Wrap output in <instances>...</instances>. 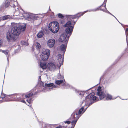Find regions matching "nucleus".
Here are the masks:
<instances>
[{"label":"nucleus","instance_id":"obj_1","mask_svg":"<svg viewBox=\"0 0 128 128\" xmlns=\"http://www.w3.org/2000/svg\"><path fill=\"white\" fill-rule=\"evenodd\" d=\"M95 94V93L94 92H92L86 96L85 100H83L82 103L84 106H88V107H89L94 102L97 100V98L96 96H94Z\"/></svg>","mask_w":128,"mask_h":128},{"label":"nucleus","instance_id":"obj_2","mask_svg":"<svg viewBox=\"0 0 128 128\" xmlns=\"http://www.w3.org/2000/svg\"><path fill=\"white\" fill-rule=\"evenodd\" d=\"M26 27L24 24L20 25L16 24L14 25L11 31L15 36H18L21 32L24 31Z\"/></svg>","mask_w":128,"mask_h":128},{"label":"nucleus","instance_id":"obj_3","mask_svg":"<svg viewBox=\"0 0 128 128\" xmlns=\"http://www.w3.org/2000/svg\"><path fill=\"white\" fill-rule=\"evenodd\" d=\"M88 107L84 110V108L82 107L79 110L78 112H76L75 114H72V117L70 119L71 120V118H72L73 117L74 118V120L72 122V125H74V126H75L78 120L85 111Z\"/></svg>","mask_w":128,"mask_h":128},{"label":"nucleus","instance_id":"obj_4","mask_svg":"<svg viewBox=\"0 0 128 128\" xmlns=\"http://www.w3.org/2000/svg\"><path fill=\"white\" fill-rule=\"evenodd\" d=\"M101 88V87L100 86L98 87L96 94L97 95L99 96L100 99L102 100L106 96L107 100H111L112 99V96L108 94L107 91L103 92Z\"/></svg>","mask_w":128,"mask_h":128},{"label":"nucleus","instance_id":"obj_5","mask_svg":"<svg viewBox=\"0 0 128 128\" xmlns=\"http://www.w3.org/2000/svg\"><path fill=\"white\" fill-rule=\"evenodd\" d=\"M40 86L41 88H42V91L46 92L50 91V89L53 90L54 88H58V86L54 85L53 83L45 84L44 86L42 82H40Z\"/></svg>","mask_w":128,"mask_h":128},{"label":"nucleus","instance_id":"obj_6","mask_svg":"<svg viewBox=\"0 0 128 128\" xmlns=\"http://www.w3.org/2000/svg\"><path fill=\"white\" fill-rule=\"evenodd\" d=\"M59 25L57 22H53L50 23L48 25V29L52 33H56L58 30Z\"/></svg>","mask_w":128,"mask_h":128},{"label":"nucleus","instance_id":"obj_7","mask_svg":"<svg viewBox=\"0 0 128 128\" xmlns=\"http://www.w3.org/2000/svg\"><path fill=\"white\" fill-rule=\"evenodd\" d=\"M72 34H70V32H65L63 33L60 36L59 40L60 42H63L67 43L69 38Z\"/></svg>","mask_w":128,"mask_h":128},{"label":"nucleus","instance_id":"obj_8","mask_svg":"<svg viewBox=\"0 0 128 128\" xmlns=\"http://www.w3.org/2000/svg\"><path fill=\"white\" fill-rule=\"evenodd\" d=\"M36 91V88H35L31 91V92L28 93V94L25 95V97L26 98V101L28 102L30 104L34 100V99L32 98H30L32 96H34L36 95V92H34Z\"/></svg>","mask_w":128,"mask_h":128},{"label":"nucleus","instance_id":"obj_9","mask_svg":"<svg viewBox=\"0 0 128 128\" xmlns=\"http://www.w3.org/2000/svg\"><path fill=\"white\" fill-rule=\"evenodd\" d=\"M17 2H14L13 0H6L5 3V7L4 8H6L10 6H12L13 8H15V9L16 10V9H18V7L16 6V5H17ZM3 8V9L4 8V7H3L2 9Z\"/></svg>","mask_w":128,"mask_h":128},{"label":"nucleus","instance_id":"obj_10","mask_svg":"<svg viewBox=\"0 0 128 128\" xmlns=\"http://www.w3.org/2000/svg\"><path fill=\"white\" fill-rule=\"evenodd\" d=\"M6 38L9 42H13L16 40L15 36L10 30H8L6 34Z\"/></svg>","mask_w":128,"mask_h":128},{"label":"nucleus","instance_id":"obj_11","mask_svg":"<svg viewBox=\"0 0 128 128\" xmlns=\"http://www.w3.org/2000/svg\"><path fill=\"white\" fill-rule=\"evenodd\" d=\"M64 26V27H67L65 30L66 32H69L70 34L72 33L74 28L70 21H69Z\"/></svg>","mask_w":128,"mask_h":128},{"label":"nucleus","instance_id":"obj_12","mask_svg":"<svg viewBox=\"0 0 128 128\" xmlns=\"http://www.w3.org/2000/svg\"><path fill=\"white\" fill-rule=\"evenodd\" d=\"M10 97V95H6L4 94H2L1 97L0 98V101L1 102L9 101L10 100L9 99Z\"/></svg>","mask_w":128,"mask_h":128},{"label":"nucleus","instance_id":"obj_13","mask_svg":"<svg viewBox=\"0 0 128 128\" xmlns=\"http://www.w3.org/2000/svg\"><path fill=\"white\" fill-rule=\"evenodd\" d=\"M55 84L57 85H59L62 84V86H65L66 87L68 88L70 86L69 84H66L64 79H61L60 80H56L55 81Z\"/></svg>","mask_w":128,"mask_h":128},{"label":"nucleus","instance_id":"obj_14","mask_svg":"<svg viewBox=\"0 0 128 128\" xmlns=\"http://www.w3.org/2000/svg\"><path fill=\"white\" fill-rule=\"evenodd\" d=\"M55 43V40L54 39L49 40L48 41L47 44L50 48H51L54 46Z\"/></svg>","mask_w":128,"mask_h":128},{"label":"nucleus","instance_id":"obj_15","mask_svg":"<svg viewBox=\"0 0 128 128\" xmlns=\"http://www.w3.org/2000/svg\"><path fill=\"white\" fill-rule=\"evenodd\" d=\"M10 98H12V99L13 101H18L19 100L18 99L19 98V95L16 94L10 95Z\"/></svg>","mask_w":128,"mask_h":128},{"label":"nucleus","instance_id":"obj_16","mask_svg":"<svg viewBox=\"0 0 128 128\" xmlns=\"http://www.w3.org/2000/svg\"><path fill=\"white\" fill-rule=\"evenodd\" d=\"M10 98H12V99L13 101H18L19 100L18 99L19 98V95L16 94L10 95Z\"/></svg>","mask_w":128,"mask_h":128},{"label":"nucleus","instance_id":"obj_17","mask_svg":"<svg viewBox=\"0 0 128 128\" xmlns=\"http://www.w3.org/2000/svg\"><path fill=\"white\" fill-rule=\"evenodd\" d=\"M10 98H12V99L13 101H18L19 100L18 99L19 98V95L16 94L10 95Z\"/></svg>","mask_w":128,"mask_h":128},{"label":"nucleus","instance_id":"obj_18","mask_svg":"<svg viewBox=\"0 0 128 128\" xmlns=\"http://www.w3.org/2000/svg\"><path fill=\"white\" fill-rule=\"evenodd\" d=\"M67 44V43H65L64 44H62L60 46V50L61 52L63 53V55L66 50Z\"/></svg>","mask_w":128,"mask_h":128},{"label":"nucleus","instance_id":"obj_19","mask_svg":"<svg viewBox=\"0 0 128 128\" xmlns=\"http://www.w3.org/2000/svg\"><path fill=\"white\" fill-rule=\"evenodd\" d=\"M48 69L51 71H54L56 68L54 64L52 63H49L48 64Z\"/></svg>","mask_w":128,"mask_h":128},{"label":"nucleus","instance_id":"obj_20","mask_svg":"<svg viewBox=\"0 0 128 128\" xmlns=\"http://www.w3.org/2000/svg\"><path fill=\"white\" fill-rule=\"evenodd\" d=\"M28 15L27 17H29V18H30L33 20H35L37 19V17L36 15L34 14H27Z\"/></svg>","mask_w":128,"mask_h":128},{"label":"nucleus","instance_id":"obj_21","mask_svg":"<svg viewBox=\"0 0 128 128\" xmlns=\"http://www.w3.org/2000/svg\"><path fill=\"white\" fill-rule=\"evenodd\" d=\"M50 50L48 49L44 50L42 52V54H44L45 55H47L49 56L50 55Z\"/></svg>","mask_w":128,"mask_h":128},{"label":"nucleus","instance_id":"obj_22","mask_svg":"<svg viewBox=\"0 0 128 128\" xmlns=\"http://www.w3.org/2000/svg\"><path fill=\"white\" fill-rule=\"evenodd\" d=\"M40 56L42 60L44 61L47 60L48 59L49 56H48L47 55H45L44 54H42Z\"/></svg>","mask_w":128,"mask_h":128},{"label":"nucleus","instance_id":"obj_23","mask_svg":"<svg viewBox=\"0 0 128 128\" xmlns=\"http://www.w3.org/2000/svg\"><path fill=\"white\" fill-rule=\"evenodd\" d=\"M66 18L68 19H74L77 18V16L76 14L74 15H66Z\"/></svg>","mask_w":128,"mask_h":128},{"label":"nucleus","instance_id":"obj_24","mask_svg":"<svg viewBox=\"0 0 128 128\" xmlns=\"http://www.w3.org/2000/svg\"><path fill=\"white\" fill-rule=\"evenodd\" d=\"M105 9L104 10H103L102 9V8H100V10H102L104 12L106 13H109V14H110V15H112V16H114L115 18L119 22L120 24V22H119V21L118 20H117V19L113 15H112L111 13H110L108 11V10H107L106 8V7H105ZM120 24H121L122 25V24L120 23Z\"/></svg>","mask_w":128,"mask_h":128},{"label":"nucleus","instance_id":"obj_25","mask_svg":"<svg viewBox=\"0 0 128 128\" xmlns=\"http://www.w3.org/2000/svg\"><path fill=\"white\" fill-rule=\"evenodd\" d=\"M75 114V113H73L72 115V116H71V117L69 119H68V120H68V121H64V122L65 123V124H70L71 123V122L70 121H69L70 120H72V121L73 120H74V118L73 117L71 119V120H70V118L72 117V114ZM71 123H72V122H71ZM72 124V127H74V125H72V124Z\"/></svg>","mask_w":128,"mask_h":128},{"label":"nucleus","instance_id":"obj_26","mask_svg":"<svg viewBox=\"0 0 128 128\" xmlns=\"http://www.w3.org/2000/svg\"><path fill=\"white\" fill-rule=\"evenodd\" d=\"M85 93L84 91H78L76 92L77 94L80 96L82 97L83 96Z\"/></svg>","mask_w":128,"mask_h":128},{"label":"nucleus","instance_id":"obj_27","mask_svg":"<svg viewBox=\"0 0 128 128\" xmlns=\"http://www.w3.org/2000/svg\"><path fill=\"white\" fill-rule=\"evenodd\" d=\"M10 17V16L9 15L5 16L2 17L0 18V21L2 20H5L9 18Z\"/></svg>","mask_w":128,"mask_h":128},{"label":"nucleus","instance_id":"obj_28","mask_svg":"<svg viewBox=\"0 0 128 128\" xmlns=\"http://www.w3.org/2000/svg\"><path fill=\"white\" fill-rule=\"evenodd\" d=\"M2 52L6 56L7 58L8 62H9L8 58L9 56V54L7 51L6 50H3L2 51Z\"/></svg>","mask_w":128,"mask_h":128},{"label":"nucleus","instance_id":"obj_29","mask_svg":"<svg viewBox=\"0 0 128 128\" xmlns=\"http://www.w3.org/2000/svg\"><path fill=\"white\" fill-rule=\"evenodd\" d=\"M18 99L19 100V101H18L19 102H20L24 103H25V100L22 98V95H19V98H18Z\"/></svg>","mask_w":128,"mask_h":128},{"label":"nucleus","instance_id":"obj_30","mask_svg":"<svg viewBox=\"0 0 128 128\" xmlns=\"http://www.w3.org/2000/svg\"><path fill=\"white\" fill-rule=\"evenodd\" d=\"M40 67L42 69H45L46 68V64L45 63L40 62Z\"/></svg>","mask_w":128,"mask_h":128},{"label":"nucleus","instance_id":"obj_31","mask_svg":"<svg viewBox=\"0 0 128 128\" xmlns=\"http://www.w3.org/2000/svg\"><path fill=\"white\" fill-rule=\"evenodd\" d=\"M44 35V33L42 31H40L37 34V36L38 38H40Z\"/></svg>","mask_w":128,"mask_h":128},{"label":"nucleus","instance_id":"obj_32","mask_svg":"<svg viewBox=\"0 0 128 128\" xmlns=\"http://www.w3.org/2000/svg\"><path fill=\"white\" fill-rule=\"evenodd\" d=\"M21 10L22 12V16H21L22 17V16H23L24 17L26 18H29V17H27L28 16V14H30V13H26L24 14H23L24 13V12L22 10Z\"/></svg>","mask_w":128,"mask_h":128},{"label":"nucleus","instance_id":"obj_33","mask_svg":"<svg viewBox=\"0 0 128 128\" xmlns=\"http://www.w3.org/2000/svg\"><path fill=\"white\" fill-rule=\"evenodd\" d=\"M21 44L22 45L27 46L28 45V43L26 41H22L21 42Z\"/></svg>","mask_w":128,"mask_h":128},{"label":"nucleus","instance_id":"obj_34","mask_svg":"<svg viewBox=\"0 0 128 128\" xmlns=\"http://www.w3.org/2000/svg\"><path fill=\"white\" fill-rule=\"evenodd\" d=\"M36 47L37 49H40L41 47L40 44L38 42H36L35 44Z\"/></svg>","mask_w":128,"mask_h":128},{"label":"nucleus","instance_id":"obj_35","mask_svg":"<svg viewBox=\"0 0 128 128\" xmlns=\"http://www.w3.org/2000/svg\"><path fill=\"white\" fill-rule=\"evenodd\" d=\"M57 78L58 79H60L61 80L64 79L63 76H61L60 74H58L57 76Z\"/></svg>","mask_w":128,"mask_h":128},{"label":"nucleus","instance_id":"obj_36","mask_svg":"<svg viewBox=\"0 0 128 128\" xmlns=\"http://www.w3.org/2000/svg\"><path fill=\"white\" fill-rule=\"evenodd\" d=\"M58 17L60 18H64V16L61 14H58Z\"/></svg>","mask_w":128,"mask_h":128},{"label":"nucleus","instance_id":"obj_37","mask_svg":"<svg viewBox=\"0 0 128 128\" xmlns=\"http://www.w3.org/2000/svg\"><path fill=\"white\" fill-rule=\"evenodd\" d=\"M125 30V32H126V40L127 42V36L128 35V28H127L126 30L124 29Z\"/></svg>","mask_w":128,"mask_h":128},{"label":"nucleus","instance_id":"obj_38","mask_svg":"<svg viewBox=\"0 0 128 128\" xmlns=\"http://www.w3.org/2000/svg\"><path fill=\"white\" fill-rule=\"evenodd\" d=\"M92 12V9H90L88 10H87L86 11H84L83 12H82V15H83L84 13H86V12Z\"/></svg>","mask_w":128,"mask_h":128},{"label":"nucleus","instance_id":"obj_39","mask_svg":"<svg viewBox=\"0 0 128 128\" xmlns=\"http://www.w3.org/2000/svg\"><path fill=\"white\" fill-rule=\"evenodd\" d=\"M58 58L59 59H61V60H63V59H61L62 56V55L60 54H58Z\"/></svg>","mask_w":128,"mask_h":128},{"label":"nucleus","instance_id":"obj_40","mask_svg":"<svg viewBox=\"0 0 128 128\" xmlns=\"http://www.w3.org/2000/svg\"><path fill=\"white\" fill-rule=\"evenodd\" d=\"M107 0H104V1L103 3V4L102 5L100 6L99 7V8L100 7H101L102 6H103V4H104V7H106V1H107Z\"/></svg>","mask_w":128,"mask_h":128},{"label":"nucleus","instance_id":"obj_41","mask_svg":"<svg viewBox=\"0 0 128 128\" xmlns=\"http://www.w3.org/2000/svg\"><path fill=\"white\" fill-rule=\"evenodd\" d=\"M79 13H78L76 14V16H77V20L78 19V18H80L81 16H82L83 15H82V14L80 15H79Z\"/></svg>","mask_w":128,"mask_h":128},{"label":"nucleus","instance_id":"obj_42","mask_svg":"<svg viewBox=\"0 0 128 128\" xmlns=\"http://www.w3.org/2000/svg\"><path fill=\"white\" fill-rule=\"evenodd\" d=\"M100 7L99 8H99H95V9H92V12H96V11H97L98 10H99V9L100 10Z\"/></svg>","mask_w":128,"mask_h":128},{"label":"nucleus","instance_id":"obj_43","mask_svg":"<svg viewBox=\"0 0 128 128\" xmlns=\"http://www.w3.org/2000/svg\"><path fill=\"white\" fill-rule=\"evenodd\" d=\"M77 20L76 21H75L74 20H72V22H74V24L73 25H72V26H73V28L74 27V25L76 24V22L77 21Z\"/></svg>","mask_w":128,"mask_h":128},{"label":"nucleus","instance_id":"obj_44","mask_svg":"<svg viewBox=\"0 0 128 128\" xmlns=\"http://www.w3.org/2000/svg\"><path fill=\"white\" fill-rule=\"evenodd\" d=\"M56 128H62V126H59L56 127Z\"/></svg>","mask_w":128,"mask_h":128},{"label":"nucleus","instance_id":"obj_45","mask_svg":"<svg viewBox=\"0 0 128 128\" xmlns=\"http://www.w3.org/2000/svg\"><path fill=\"white\" fill-rule=\"evenodd\" d=\"M2 44V42H1V41H0V46Z\"/></svg>","mask_w":128,"mask_h":128},{"label":"nucleus","instance_id":"obj_46","mask_svg":"<svg viewBox=\"0 0 128 128\" xmlns=\"http://www.w3.org/2000/svg\"><path fill=\"white\" fill-rule=\"evenodd\" d=\"M39 79H40V80L41 78H40V76H39Z\"/></svg>","mask_w":128,"mask_h":128},{"label":"nucleus","instance_id":"obj_47","mask_svg":"<svg viewBox=\"0 0 128 128\" xmlns=\"http://www.w3.org/2000/svg\"><path fill=\"white\" fill-rule=\"evenodd\" d=\"M2 50L0 49V52H2Z\"/></svg>","mask_w":128,"mask_h":128},{"label":"nucleus","instance_id":"obj_48","mask_svg":"<svg viewBox=\"0 0 128 128\" xmlns=\"http://www.w3.org/2000/svg\"><path fill=\"white\" fill-rule=\"evenodd\" d=\"M20 12V14H20V13H21V12Z\"/></svg>","mask_w":128,"mask_h":128},{"label":"nucleus","instance_id":"obj_49","mask_svg":"<svg viewBox=\"0 0 128 128\" xmlns=\"http://www.w3.org/2000/svg\"><path fill=\"white\" fill-rule=\"evenodd\" d=\"M116 98H113V99H116Z\"/></svg>","mask_w":128,"mask_h":128},{"label":"nucleus","instance_id":"obj_50","mask_svg":"<svg viewBox=\"0 0 128 128\" xmlns=\"http://www.w3.org/2000/svg\"><path fill=\"white\" fill-rule=\"evenodd\" d=\"M18 11H18H17V12Z\"/></svg>","mask_w":128,"mask_h":128},{"label":"nucleus","instance_id":"obj_51","mask_svg":"<svg viewBox=\"0 0 128 128\" xmlns=\"http://www.w3.org/2000/svg\"><path fill=\"white\" fill-rule=\"evenodd\" d=\"M1 102H0V103Z\"/></svg>","mask_w":128,"mask_h":128}]
</instances>
